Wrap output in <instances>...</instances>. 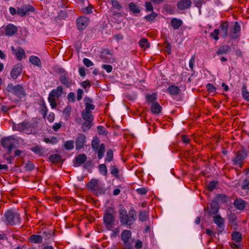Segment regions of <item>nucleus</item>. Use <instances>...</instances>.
Returning <instances> with one entry per match:
<instances>
[{
  "mask_svg": "<svg viewBox=\"0 0 249 249\" xmlns=\"http://www.w3.org/2000/svg\"><path fill=\"white\" fill-rule=\"evenodd\" d=\"M119 219L123 226H131L136 220V212L131 208L127 213L126 210L122 207L119 211Z\"/></svg>",
  "mask_w": 249,
  "mask_h": 249,
  "instance_id": "nucleus-1",
  "label": "nucleus"
},
{
  "mask_svg": "<svg viewBox=\"0 0 249 249\" xmlns=\"http://www.w3.org/2000/svg\"><path fill=\"white\" fill-rule=\"evenodd\" d=\"M115 214L116 212L113 207H108L105 212L103 222L108 230H112L118 223L115 220Z\"/></svg>",
  "mask_w": 249,
  "mask_h": 249,
  "instance_id": "nucleus-2",
  "label": "nucleus"
},
{
  "mask_svg": "<svg viewBox=\"0 0 249 249\" xmlns=\"http://www.w3.org/2000/svg\"><path fill=\"white\" fill-rule=\"evenodd\" d=\"M13 129L15 131L24 132L27 134H32L35 131L34 125L27 121L18 124H14Z\"/></svg>",
  "mask_w": 249,
  "mask_h": 249,
  "instance_id": "nucleus-3",
  "label": "nucleus"
},
{
  "mask_svg": "<svg viewBox=\"0 0 249 249\" xmlns=\"http://www.w3.org/2000/svg\"><path fill=\"white\" fill-rule=\"evenodd\" d=\"M4 217L7 225L14 226L20 224L21 219L19 214L12 210L6 211L4 213Z\"/></svg>",
  "mask_w": 249,
  "mask_h": 249,
  "instance_id": "nucleus-4",
  "label": "nucleus"
},
{
  "mask_svg": "<svg viewBox=\"0 0 249 249\" xmlns=\"http://www.w3.org/2000/svg\"><path fill=\"white\" fill-rule=\"evenodd\" d=\"M63 91V89L62 86H58L56 89H53L49 93L48 97V101L52 108L56 107L55 98H59L61 96Z\"/></svg>",
  "mask_w": 249,
  "mask_h": 249,
  "instance_id": "nucleus-5",
  "label": "nucleus"
},
{
  "mask_svg": "<svg viewBox=\"0 0 249 249\" xmlns=\"http://www.w3.org/2000/svg\"><path fill=\"white\" fill-rule=\"evenodd\" d=\"M7 90L19 98H21L25 95L24 89L20 85L14 86L12 84H10L7 86Z\"/></svg>",
  "mask_w": 249,
  "mask_h": 249,
  "instance_id": "nucleus-6",
  "label": "nucleus"
},
{
  "mask_svg": "<svg viewBox=\"0 0 249 249\" xmlns=\"http://www.w3.org/2000/svg\"><path fill=\"white\" fill-rule=\"evenodd\" d=\"M132 232L130 230H124L121 233V239L123 242V247L132 245L133 241H130Z\"/></svg>",
  "mask_w": 249,
  "mask_h": 249,
  "instance_id": "nucleus-7",
  "label": "nucleus"
},
{
  "mask_svg": "<svg viewBox=\"0 0 249 249\" xmlns=\"http://www.w3.org/2000/svg\"><path fill=\"white\" fill-rule=\"evenodd\" d=\"M59 72L61 73L59 80L66 87L70 88L72 84V80L68 76L67 72L63 69H60Z\"/></svg>",
  "mask_w": 249,
  "mask_h": 249,
  "instance_id": "nucleus-8",
  "label": "nucleus"
},
{
  "mask_svg": "<svg viewBox=\"0 0 249 249\" xmlns=\"http://www.w3.org/2000/svg\"><path fill=\"white\" fill-rule=\"evenodd\" d=\"M247 153L243 151H238L236 154V157L233 160V163L234 165L241 167L243 161L247 157Z\"/></svg>",
  "mask_w": 249,
  "mask_h": 249,
  "instance_id": "nucleus-9",
  "label": "nucleus"
},
{
  "mask_svg": "<svg viewBox=\"0 0 249 249\" xmlns=\"http://www.w3.org/2000/svg\"><path fill=\"white\" fill-rule=\"evenodd\" d=\"M22 71V67L21 63H18L14 66L10 72V76L13 79H16L19 76Z\"/></svg>",
  "mask_w": 249,
  "mask_h": 249,
  "instance_id": "nucleus-10",
  "label": "nucleus"
},
{
  "mask_svg": "<svg viewBox=\"0 0 249 249\" xmlns=\"http://www.w3.org/2000/svg\"><path fill=\"white\" fill-rule=\"evenodd\" d=\"M89 22L88 18L81 17L77 18L76 20L77 27L79 30H84L87 27Z\"/></svg>",
  "mask_w": 249,
  "mask_h": 249,
  "instance_id": "nucleus-11",
  "label": "nucleus"
},
{
  "mask_svg": "<svg viewBox=\"0 0 249 249\" xmlns=\"http://www.w3.org/2000/svg\"><path fill=\"white\" fill-rule=\"evenodd\" d=\"M11 49L13 53L15 55L18 60H21L23 58L25 57V51L22 48L18 47L17 49H15L14 46H12Z\"/></svg>",
  "mask_w": 249,
  "mask_h": 249,
  "instance_id": "nucleus-12",
  "label": "nucleus"
},
{
  "mask_svg": "<svg viewBox=\"0 0 249 249\" xmlns=\"http://www.w3.org/2000/svg\"><path fill=\"white\" fill-rule=\"evenodd\" d=\"M4 30L6 36H12L17 32L18 28L13 24H8L4 28Z\"/></svg>",
  "mask_w": 249,
  "mask_h": 249,
  "instance_id": "nucleus-13",
  "label": "nucleus"
},
{
  "mask_svg": "<svg viewBox=\"0 0 249 249\" xmlns=\"http://www.w3.org/2000/svg\"><path fill=\"white\" fill-rule=\"evenodd\" d=\"M86 141L85 135L83 134H79L75 141L76 149L79 150L83 148Z\"/></svg>",
  "mask_w": 249,
  "mask_h": 249,
  "instance_id": "nucleus-14",
  "label": "nucleus"
},
{
  "mask_svg": "<svg viewBox=\"0 0 249 249\" xmlns=\"http://www.w3.org/2000/svg\"><path fill=\"white\" fill-rule=\"evenodd\" d=\"M219 210V205L216 201H213L210 204L209 208H208L207 213L211 215L217 213Z\"/></svg>",
  "mask_w": 249,
  "mask_h": 249,
  "instance_id": "nucleus-15",
  "label": "nucleus"
},
{
  "mask_svg": "<svg viewBox=\"0 0 249 249\" xmlns=\"http://www.w3.org/2000/svg\"><path fill=\"white\" fill-rule=\"evenodd\" d=\"M101 57L106 63L111 62L113 60L111 53L108 49L103 50L101 53Z\"/></svg>",
  "mask_w": 249,
  "mask_h": 249,
  "instance_id": "nucleus-16",
  "label": "nucleus"
},
{
  "mask_svg": "<svg viewBox=\"0 0 249 249\" xmlns=\"http://www.w3.org/2000/svg\"><path fill=\"white\" fill-rule=\"evenodd\" d=\"M15 139L13 136H9L3 138L1 140V145L4 147L6 148L9 146H14Z\"/></svg>",
  "mask_w": 249,
  "mask_h": 249,
  "instance_id": "nucleus-17",
  "label": "nucleus"
},
{
  "mask_svg": "<svg viewBox=\"0 0 249 249\" xmlns=\"http://www.w3.org/2000/svg\"><path fill=\"white\" fill-rule=\"evenodd\" d=\"M240 30L241 26L238 22L236 21L230 33V35L232 38H236L238 36L237 34L240 33Z\"/></svg>",
  "mask_w": 249,
  "mask_h": 249,
  "instance_id": "nucleus-18",
  "label": "nucleus"
},
{
  "mask_svg": "<svg viewBox=\"0 0 249 249\" xmlns=\"http://www.w3.org/2000/svg\"><path fill=\"white\" fill-rule=\"evenodd\" d=\"M87 158L86 155L84 154L78 155L74 159V166L76 167L84 163L86 161Z\"/></svg>",
  "mask_w": 249,
  "mask_h": 249,
  "instance_id": "nucleus-19",
  "label": "nucleus"
},
{
  "mask_svg": "<svg viewBox=\"0 0 249 249\" xmlns=\"http://www.w3.org/2000/svg\"><path fill=\"white\" fill-rule=\"evenodd\" d=\"M191 4V0H180L177 4V7L179 9L184 10L189 8Z\"/></svg>",
  "mask_w": 249,
  "mask_h": 249,
  "instance_id": "nucleus-20",
  "label": "nucleus"
},
{
  "mask_svg": "<svg viewBox=\"0 0 249 249\" xmlns=\"http://www.w3.org/2000/svg\"><path fill=\"white\" fill-rule=\"evenodd\" d=\"M150 109L153 114H159L161 112L162 107L160 104L157 102L151 105Z\"/></svg>",
  "mask_w": 249,
  "mask_h": 249,
  "instance_id": "nucleus-21",
  "label": "nucleus"
},
{
  "mask_svg": "<svg viewBox=\"0 0 249 249\" xmlns=\"http://www.w3.org/2000/svg\"><path fill=\"white\" fill-rule=\"evenodd\" d=\"M183 21L180 19H178L175 18H172L171 20V25L174 30L178 29L182 25Z\"/></svg>",
  "mask_w": 249,
  "mask_h": 249,
  "instance_id": "nucleus-22",
  "label": "nucleus"
},
{
  "mask_svg": "<svg viewBox=\"0 0 249 249\" xmlns=\"http://www.w3.org/2000/svg\"><path fill=\"white\" fill-rule=\"evenodd\" d=\"M28 240L34 244H40L42 242L41 236L38 234H32L28 237Z\"/></svg>",
  "mask_w": 249,
  "mask_h": 249,
  "instance_id": "nucleus-23",
  "label": "nucleus"
},
{
  "mask_svg": "<svg viewBox=\"0 0 249 249\" xmlns=\"http://www.w3.org/2000/svg\"><path fill=\"white\" fill-rule=\"evenodd\" d=\"M105 145L104 143H102L100 144L99 148L93 151L97 154L98 158L99 159H102L105 155Z\"/></svg>",
  "mask_w": 249,
  "mask_h": 249,
  "instance_id": "nucleus-24",
  "label": "nucleus"
},
{
  "mask_svg": "<svg viewBox=\"0 0 249 249\" xmlns=\"http://www.w3.org/2000/svg\"><path fill=\"white\" fill-rule=\"evenodd\" d=\"M92 100L89 98L85 99V111L91 112V110H94L95 106L92 104Z\"/></svg>",
  "mask_w": 249,
  "mask_h": 249,
  "instance_id": "nucleus-25",
  "label": "nucleus"
},
{
  "mask_svg": "<svg viewBox=\"0 0 249 249\" xmlns=\"http://www.w3.org/2000/svg\"><path fill=\"white\" fill-rule=\"evenodd\" d=\"M233 204L236 209L240 210L244 209L246 206L245 202L241 199H237L235 200Z\"/></svg>",
  "mask_w": 249,
  "mask_h": 249,
  "instance_id": "nucleus-26",
  "label": "nucleus"
},
{
  "mask_svg": "<svg viewBox=\"0 0 249 249\" xmlns=\"http://www.w3.org/2000/svg\"><path fill=\"white\" fill-rule=\"evenodd\" d=\"M231 50L230 47L228 45H223L219 47L216 51V53L217 55L225 54L229 53Z\"/></svg>",
  "mask_w": 249,
  "mask_h": 249,
  "instance_id": "nucleus-27",
  "label": "nucleus"
},
{
  "mask_svg": "<svg viewBox=\"0 0 249 249\" xmlns=\"http://www.w3.org/2000/svg\"><path fill=\"white\" fill-rule=\"evenodd\" d=\"M220 28L221 31V35L223 38H226L228 36V24L227 22H222L220 25Z\"/></svg>",
  "mask_w": 249,
  "mask_h": 249,
  "instance_id": "nucleus-28",
  "label": "nucleus"
},
{
  "mask_svg": "<svg viewBox=\"0 0 249 249\" xmlns=\"http://www.w3.org/2000/svg\"><path fill=\"white\" fill-rule=\"evenodd\" d=\"M213 222L218 227L223 228L224 226V219L220 215H217L213 217Z\"/></svg>",
  "mask_w": 249,
  "mask_h": 249,
  "instance_id": "nucleus-29",
  "label": "nucleus"
},
{
  "mask_svg": "<svg viewBox=\"0 0 249 249\" xmlns=\"http://www.w3.org/2000/svg\"><path fill=\"white\" fill-rule=\"evenodd\" d=\"M167 92L169 93L171 95H177L180 89L179 88L175 85H172L169 86L167 89Z\"/></svg>",
  "mask_w": 249,
  "mask_h": 249,
  "instance_id": "nucleus-30",
  "label": "nucleus"
},
{
  "mask_svg": "<svg viewBox=\"0 0 249 249\" xmlns=\"http://www.w3.org/2000/svg\"><path fill=\"white\" fill-rule=\"evenodd\" d=\"M81 116L84 121L91 122L93 121V116L91 112L83 111L81 113Z\"/></svg>",
  "mask_w": 249,
  "mask_h": 249,
  "instance_id": "nucleus-31",
  "label": "nucleus"
},
{
  "mask_svg": "<svg viewBox=\"0 0 249 249\" xmlns=\"http://www.w3.org/2000/svg\"><path fill=\"white\" fill-rule=\"evenodd\" d=\"M139 218L142 222L146 221L149 219V211L146 210L140 211Z\"/></svg>",
  "mask_w": 249,
  "mask_h": 249,
  "instance_id": "nucleus-32",
  "label": "nucleus"
},
{
  "mask_svg": "<svg viewBox=\"0 0 249 249\" xmlns=\"http://www.w3.org/2000/svg\"><path fill=\"white\" fill-rule=\"evenodd\" d=\"M98 183V180L97 179H92L87 185L88 188L91 190L93 191L97 187V184Z\"/></svg>",
  "mask_w": 249,
  "mask_h": 249,
  "instance_id": "nucleus-33",
  "label": "nucleus"
},
{
  "mask_svg": "<svg viewBox=\"0 0 249 249\" xmlns=\"http://www.w3.org/2000/svg\"><path fill=\"white\" fill-rule=\"evenodd\" d=\"M29 61L33 65L38 67L41 66V61L37 56L34 55L31 56L29 58Z\"/></svg>",
  "mask_w": 249,
  "mask_h": 249,
  "instance_id": "nucleus-34",
  "label": "nucleus"
},
{
  "mask_svg": "<svg viewBox=\"0 0 249 249\" xmlns=\"http://www.w3.org/2000/svg\"><path fill=\"white\" fill-rule=\"evenodd\" d=\"M146 98L148 104H152L154 103H157L156 101L157 97V94L155 93H153L152 94H148L146 96Z\"/></svg>",
  "mask_w": 249,
  "mask_h": 249,
  "instance_id": "nucleus-35",
  "label": "nucleus"
},
{
  "mask_svg": "<svg viewBox=\"0 0 249 249\" xmlns=\"http://www.w3.org/2000/svg\"><path fill=\"white\" fill-rule=\"evenodd\" d=\"M51 231L49 230H45L43 231L40 236L42 237V240L43 239L46 241L47 240L49 239L51 237Z\"/></svg>",
  "mask_w": 249,
  "mask_h": 249,
  "instance_id": "nucleus-36",
  "label": "nucleus"
},
{
  "mask_svg": "<svg viewBox=\"0 0 249 249\" xmlns=\"http://www.w3.org/2000/svg\"><path fill=\"white\" fill-rule=\"evenodd\" d=\"M43 141L47 143H51L52 144H56L58 141L57 138L54 136H52L50 138H45Z\"/></svg>",
  "mask_w": 249,
  "mask_h": 249,
  "instance_id": "nucleus-37",
  "label": "nucleus"
},
{
  "mask_svg": "<svg viewBox=\"0 0 249 249\" xmlns=\"http://www.w3.org/2000/svg\"><path fill=\"white\" fill-rule=\"evenodd\" d=\"M85 122L82 124V128L83 131H87L89 130L93 125V122L85 121Z\"/></svg>",
  "mask_w": 249,
  "mask_h": 249,
  "instance_id": "nucleus-38",
  "label": "nucleus"
},
{
  "mask_svg": "<svg viewBox=\"0 0 249 249\" xmlns=\"http://www.w3.org/2000/svg\"><path fill=\"white\" fill-rule=\"evenodd\" d=\"M91 145L93 150L99 147L100 144V141L98 138H97V137H95L93 138L91 142Z\"/></svg>",
  "mask_w": 249,
  "mask_h": 249,
  "instance_id": "nucleus-39",
  "label": "nucleus"
},
{
  "mask_svg": "<svg viewBox=\"0 0 249 249\" xmlns=\"http://www.w3.org/2000/svg\"><path fill=\"white\" fill-rule=\"evenodd\" d=\"M71 107L70 106H67L63 110L64 118L65 120H68L70 117V114L71 112Z\"/></svg>",
  "mask_w": 249,
  "mask_h": 249,
  "instance_id": "nucleus-40",
  "label": "nucleus"
},
{
  "mask_svg": "<svg viewBox=\"0 0 249 249\" xmlns=\"http://www.w3.org/2000/svg\"><path fill=\"white\" fill-rule=\"evenodd\" d=\"M61 156L58 154H53L49 157V160L53 163H58L61 160Z\"/></svg>",
  "mask_w": 249,
  "mask_h": 249,
  "instance_id": "nucleus-41",
  "label": "nucleus"
},
{
  "mask_svg": "<svg viewBox=\"0 0 249 249\" xmlns=\"http://www.w3.org/2000/svg\"><path fill=\"white\" fill-rule=\"evenodd\" d=\"M242 234L240 232L234 231L232 234V239L235 242H240L242 240Z\"/></svg>",
  "mask_w": 249,
  "mask_h": 249,
  "instance_id": "nucleus-42",
  "label": "nucleus"
},
{
  "mask_svg": "<svg viewBox=\"0 0 249 249\" xmlns=\"http://www.w3.org/2000/svg\"><path fill=\"white\" fill-rule=\"evenodd\" d=\"M113 159V153L112 150L109 149L107 151L106 158L105 160V162H110Z\"/></svg>",
  "mask_w": 249,
  "mask_h": 249,
  "instance_id": "nucleus-43",
  "label": "nucleus"
},
{
  "mask_svg": "<svg viewBox=\"0 0 249 249\" xmlns=\"http://www.w3.org/2000/svg\"><path fill=\"white\" fill-rule=\"evenodd\" d=\"M99 170L100 173L103 176H106L107 173V167L105 164H100L99 165Z\"/></svg>",
  "mask_w": 249,
  "mask_h": 249,
  "instance_id": "nucleus-44",
  "label": "nucleus"
},
{
  "mask_svg": "<svg viewBox=\"0 0 249 249\" xmlns=\"http://www.w3.org/2000/svg\"><path fill=\"white\" fill-rule=\"evenodd\" d=\"M129 8L130 10L134 13H139L140 12L138 6L133 2L129 4Z\"/></svg>",
  "mask_w": 249,
  "mask_h": 249,
  "instance_id": "nucleus-45",
  "label": "nucleus"
},
{
  "mask_svg": "<svg viewBox=\"0 0 249 249\" xmlns=\"http://www.w3.org/2000/svg\"><path fill=\"white\" fill-rule=\"evenodd\" d=\"M112 7L116 9L121 10L123 8L122 4L117 0H111Z\"/></svg>",
  "mask_w": 249,
  "mask_h": 249,
  "instance_id": "nucleus-46",
  "label": "nucleus"
},
{
  "mask_svg": "<svg viewBox=\"0 0 249 249\" xmlns=\"http://www.w3.org/2000/svg\"><path fill=\"white\" fill-rule=\"evenodd\" d=\"M74 142L73 141H67L64 143V147L67 150H71L74 147Z\"/></svg>",
  "mask_w": 249,
  "mask_h": 249,
  "instance_id": "nucleus-47",
  "label": "nucleus"
},
{
  "mask_svg": "<svg viewBox=\"0 0 249 249\" xmlns=\"http://www.w3.org/2000/svg\"><path fill=\"white\" fill-rule=\"evenodd\" d=\"M93 192L97 195H101L102 194H104L106 192V189L103 187H100L97 186L96 189H95Z\"/></svg>",
  "mask_w": 249,
  "mask_h": 249,
  "instance_id": "nucleus-48",
  "label": "nucleus"
},
{
  "mask_svg": "<svg viewBox=\"0 0 249 249\" xmlns=\"http://www.w3.org/2000/svg\"><path fill=\"white\" fill-rule=\"evenodd\" d=\"M139 45L142 48H148L149 44L148 42V39L146 38H142L139 42Z\"/></svg>",
  "mask_w": 249,
  "mask_h": 249,
  "instance_id": "nucleus-49",
  "label": "nucleus"
},
{
  "mask_svg": "<svg viewBox=\"0 0 249 249\" xmlns=\"http://www.w3.org/2000/svg\"><path fill=\"white\" fill-rule=\"evenodd\" d=\"M22 6L24 9V10L26 14L28 13L29 12H34L35 10V8L32 6L31 4H25Z\"/></svg>",
  "mask_w": 249,
  "mask_h": 249,
  "instance_id": "nucleus-50",
  "label": "nucleus"
},
{
  "mask_svg": "<svg viewBox=\"0 0 249 249\" xmlns=\"http://www.w3.org/2000/svg\"><path fill=\"white\" fill-rule=\"evenodd\" d=\"M110 169H111L110 173L112 175H113L115 177L118 178L119 177V171L118 169L117 168H116V167L115 166L113 165V166H111Z\"/></svg>",
  "mask_w": 249,
  "mask_h": 249,
  "instance_id": "nucleus-51",
  "label": "nucleus"
},
{
  "mask_svg": "<svg viewBox=\"0 0 249 249\" xmlns=\"http://www.w3.org/2000/svg\"><path fill=\"white\" fill-rule=\"evenodd\" d=\"M97 130L98 133L100 135H107V132L106 130V129L103 126L100 125L97 127Z\"/></svg>",
  "mask_w": 249,
  "mask_h": 249,
  "instance_id": "nucleus-52",
  "label": "nucleus"
},
{
  "mask_svg": "<svg viewBox=\"0 0 249 249\" xmlns=\"http://www.w3.org/2000/svg\"><path fill=\"white\" fill-rule=\"evenodd\" d=\"M31 150L36 154H42L43 150L42 148L38 146L33 147L31 148Z\"/></svg>",
  "mask_w": 249,
  "mask_h": 249,
  "instance_id": "nucleus-53",
  "label": "nucleus"
},
{
  "mask_svg": "<svg viewBox=\"0 0 249 249\" xmlns=\"http://www.w3.org/2000/svg\"><path fill=\"white\" fill-rule=\"evenodd\" d=\"M219 34V31L218 29H215L213 30V32H212L211 34V36L212 37H213V38L215 40H218L219 38H218V35Z\"/></svg>",
  "mask_w": 249,
  "mask_h": 249,
  "instance_id": "nucleus-54",
  "label": "nucleus"
},
{
  "mask_svg": "<svg viewBox=\"0 0 249 249\" xmlns=\"http://www.w3.org/2000/svg\"><path fill=\"white\" fill-rule=\"evenodd\" d=\"M41 113L42 115L43 118H45L47 113L48 109L47 108L46 106L45 105V104H43L42 107L41 108Z\"/></svg>",
  "mask_w": 249,
  "mask_h": 249,
  "instance_id": "nucleus-55",
  "label": "nucleus"
},
{
  "mask_svg": "<svg viewBox=\"0 0 249 249\" xmlns=\"http://www.w3.org/2000/svg\"><path fill=\"white\" fill-rule=\"evenodd\" d=\"M206 88L209 92L213 93L216 91V88L212 84H207Z\"/></svg>",
  "mask_w": 249,
  "mask_h": 249,
  "instance_id": "nucleus-56",
  "label": "nucleus"
},
{
  "mask_svg": "<svg viewBox=\"0 0 249 249\" xmlns=\"http://www.w3.org/2000/svg\"><path fill=\"white\" fill-rule=\"evenodd\" d=\"M83 63L84 65L87 67H89L93 65V63H92V62L90 60L87 58H85L83 59Z\"/></svg>",
  "mask_w": 249,
  "mask_h": 249,
  "instance_id": "nucleus-57",
  "label": "nucleus"
},
{
  "mask_svg": "<svg viewBox=\"0 0 249 249\" xmlns=\"http://www.w3.org/2000/svg\"><path fill=\"white\" fill-rule=\"evenodd\" d=\"M216 185V182H215L214 181H211L208 185V189L210 191H212L215 188Z\"/></svg>",
  "mask_w": 249,
  "mask_h": 249,
  "instance_id": "nucleus-58",
  "label": "nucleus"
},
{
  "mask_svg": "<svg viewBox=\"0 0 249 249\" xmlns=\"http://www.w3.org/2000/svg\"><path fill=\"white\" fill-rule=\"evenodd\" d=\"M17 14L18 15L23 17L26 15V12L24 10V9L23 6H21L20 8H18L17 10Z\"/></svg>",
  "mask_w": 249,
  "mask_h": 249,
  "instance_id": "nucleus-59",
  "label": "nucleus"
},
{
  "mask_svg": "<svg viewBox=\"0 0 249 249\" xmlns=\"http://www.w3.org/2000/svg\"><path fill=\"white\" fill-rule=\"evenodd\" d=\"M242 187L243 189H249V178H246L244 180Z\"/></svg>",
  "mask_w": 249,
  "mask_h": 249,
  "instance_id": "nucleus-60",
  "label": "nucleus"
},
{
  "mask_svg": "<svg viewBox=\"0 0 249 249\" xmlns=\"http://www.w3.org/2000/svg\"><path fill=\"white\" fill-rule=\"evenodd\" d=\"M157 16V15L156 13H152L151 14L146 16L145 18L147 20L152 21V20H153L156 18Z\"/></svg>",
  "mask_w": 249,
  "mask_h": 249,
  "instance_id": "nucleus-61",
  "label": "nucleus"
},
{
  "mask_svg": "<svg viewBox=\"0 0 249 249\" xmlns=\"http://www.w3.org/2000/svg\"><path fill=\"white\" fill-rule=\"evenodd\" d=\"M112 232L111 233V237H115L120 232V229L119 228H113L112 230Z\"/></svg>",
  "mask_w": 249,
  "mask_h": 249,
  "instance_id": "nucleus-62",
  "label": "nucleus"
},
{
  "mask_svg": "<svg viewBox=\"0 0 249 249\" xmlns=\"http://www.w3.org/2000/svg\"><path fill=\"white\" fill-rule=\"evenodd\" d=\"M195 56L193 55L189 60V65L191 70H193V68L195 62Z\"/></svg>",
  "mask_w": 249,
  "mask_h": 249,
  "instance_id": "nucleus-63",
  "label": "nucleus"
},
{
  "mask_svg": "<svg viewBox=\"0 0 249 249\" xmlns=\"http://www.w3.org/2000/svg\"><path fill=\"white\" fill-rule=\"evenodd\" d=\"M145 6L147 11H152L153 10V6L150 2H145Z\"/></svg>",
  "mask_w": 249,
  "mask_h": 249,
  "instance_id": "nucleus-64",
  "label": "nucleus"
}]
</instances>
